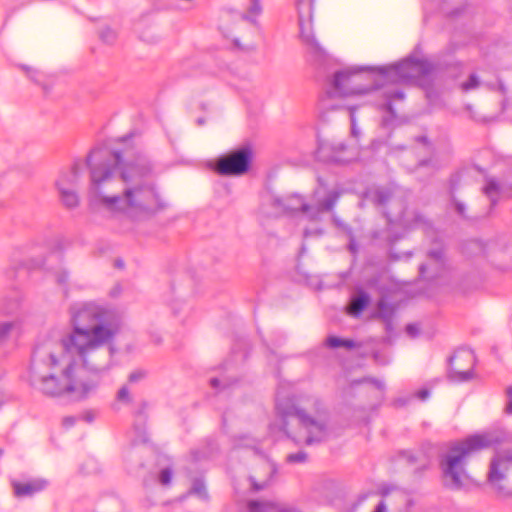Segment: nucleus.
Masks as SVG:
<instances>
[{
  "mask_svg": "<svg viewBox=\"0 0 512 512\" xmlns=\"http://www.w3.org/2000/svg\"><path fill=\"white\" fill-rule=\"evenodd\" d=\"M71 331L40 337L33 350L28 381L45 395H68L80 400L97 386L84 379L85 371L101 375L112 367L111 344L120 328L116 312L95 302L70 307Z\"/></svg>",
  "mask_w": 512,
  "mask_h": 512,
  "instance_id": "1",
  "label": "nucleus"
},
{
  "mask_svg": "<svg viewBox=\"0 0 512 512\" xmlns=\"http://www.w3.org/2000/svg\"><path fill=\"white\" fill-rule=\"evenodd\" d=\"M85 167L90 171L89 203L95 210L140 223L166 206L147 178L151 167L144 155L132 148L111 151L96 147L85 161L75 160L71 169L61 172L56 180L60 199L67 208L79 204L73 187Z\"/></svg>",
  "mask_w": 512,
  "mask_h": 512,
  "instance_id": "2",
  "label": "nucleus"
},
{
  "mask_svg": "<svg viewBox=\"0 0 512 512\" xmlns=\"http://www.w3.org/2000/svg\"><path fill=\"white\" fill-rule=\"evenodd\" d=\"M384 107V65H347L334 71L325 82V97L322 107L327 110L345 109L350 118L349 143L342 141H320L316 158L320 161L347 164L358 160L370 161L380 148L375 140L370 147L359 148L361 137L355 116L359 106Z\"/></svg>",
  "mask_w": 512,
  "mask_h": 512,
  "instance_id": "3",
  "label": "nucleus"
},
{
  "mask_svg": "<svg viewBox=\"0 0 512 512\" xmlns=\"http://www.w3.org/2000/svg\"><path fill=\"white\" fill-rule=\"evenodd\" d=\"M275 410L277 418L269 425V435L275 440L290 438L295 443L310 446L330 435L327 411L317 397L296 398L280 385Z\"/></svg>",
  "mask_w": 512,
  "mask_h": 512,
  "instance_id": "4",
  "label": "nucleus"
},
{
  "mask_svg": "<svg viewBox=\"0 0 512 512\" xmlns=\"http://www.w3.org/2000/svg\"><path fill=\"white\" fill-rule=\"evenodd\" d=\"M341 194L342 190L339 187L329 188L322 178H318V185L310 200L301 194L290 193L271 196L269 202L273 215H286L296 219L303 227V237L308 239L322 235L323 229L320 225L322 216L334 208Z\"/></svg>",
  "mask_w": 512,
  "mask_h": 512,
  "instance_id": "5",
  "label": "nucleus"
},
{
  "mask_svg": "<svg viewBox=\"0 0 512 512\" xmlns=\"http://www.w3.org/2000/svg\"><path fill=\"white\" fill-rule=\"evenodd\" d=\"M501 438L495 433L475 434L462 441L450 445L446 454L440 459L446 486L451 489H461L464 480L468 478L465 466L469 458L484 448L499 444Z\"/></svg>",
  "mask_w": 512,
  "mask_h": 512,
  "instance_id": "6",
  "label": "nucleus"
},
{
  "mask_svg": "<svg viewBox=\"0 0 512 512\" xmlns=\"http://www.w3.org/2000/svg\"><path fill=\"white\" fill-rule=\"evenodd\" d=\"M434 70L435 66L429 60L412 56L397 64L386 65V115L395 116L393 102H402L405 98L402 89L390 85L389 82L393 76H397V80L401 83L424 88L431 84V75Z\"/></svg>",
  "mask_w": 512,
  "mask_h": 512,
  "instance_id": "7",
  "label": "nucleus"
},
{
  "mask_svg": "<svg viewBox=\"0 0 512 512\" xmlns=\"http://www.w3.org/2000/svg\"><path fill=\"white\" fill-rule=\"evenodd\" d=\"M313 2L314 0L296 1L299 33L309 59L322 63L326 59L327 53L314 36L312 24Z\"/></svg>",
  "mask_w": 512,
  "mask_h": 512,
  "instance_id": "8",
  "label": "nucleus"
},
{
  "mask_svg": "<svg viewBox=\"0 0 512 512\" xmlns=\"http://www.w3.org/2000/svg\"><path fill=\"white\" fill-rule=\"evenodd\" d=\"M251 160L252 150L248 145H244L218 157L212 168L220 175L239 176L249 170Z\"/></svg>",
  "mask_w": 512,
  "mask_h": 512,
  "instance_id": "9",
  "label": "nucleus"
},
{
  "mask_svg": "<svg viewBox=\"0 0 512 512\" xmlns=\"http://www.w3.org/2000/svg\"><path fill=\"white\" fill-rule=\"evenodd\" d=\"M512 478V449L495 453L490 461L487 474L488 483L499 493H504L503 482Z\"/></svg>",
  "mask_w": 512,
  "mask_h": 512,
  "instance_id": "10",
  "label": "nucleus"
},
{
  "mask_svg": "<svg viewBox=\"0 0 512 512\" xmlns=\"http://www.w3.org/2000/svg\"><path fill=\"white\" fill-rule=\"evenodd\" d=\"M11 265L13 269H25L27 272H31L40 268L48 270L53 275L56 283L63 290L65 295L68 294L70 288L69 272L62 265L56 268H50L42 259L31 258L28 261H21L20 255L14 253L11 259Z\"/></svg>",
  "mask_w": 512,
  "mask_h": 512,
  "instance_id": "11",
  "label": "nucleus"
},
{
  "mask_svg": "<svg viewBox=\"0 0 512 512\" xmlns=\"http://www.w3.org/2000/svg\"><path fill=\"white\" fill-rule=\"evenodd\" d=\"M325 345L333 349H362L363 356L372 357L377 362L381 359V351L383 349V342L381 339L369 338L364 342L359 343L351 339H345L334 335H330L326 338Z\"/></svg>",
  "mask_w": 512,
  "mask_h": 512,
  "instance_id": "12",
  "label": "nucleus"
},
{
  "mask_svg": "<svg viewBox=\"0 0 512 512\" xmlns=\"http://www.w3.org/2000/svg\"><path fill=\"white\" fill-rule=\"evenodd\" d=\"M475 355L471 350H458L448 359V377L453 381L465 382L473 377Z\"/></svg>",
  "mask_w": 512,
  "mask_h": 512,
  "instance_id": "13",
  "label": "nucleus"
},
{
  "mask_svg": "<svg viewBox=\"0 0 512 512\" xmlns=\"http://www.w3.org/2000/svg\"><path fill=\"white\" fill-rule=\"evenodd\" d=\"M13 495L18 499L34 497L49 486V481L42 477L29 478L25 480L11 479Z\"/></svg>",
  "mask_w": 512,
  "mask_h": 512,
  "instance_id": "14",
  "label": "nucleus"
},
{
  "mask_svg": "<svg viewBox=\"0 0 512 512\" xmlns=\"http://www.w3.org/2000/svg\"><path fill=\"white\" fill-rule=\"evenodd\" d=\"M215 374L209 376L210 387L216 393H224L226 389L230 388L236 379L233 376L234 367L230 361L225 362L219 368L214 370Z\"/></svg>",
  "mask_w": 512,
  "mask_h": 512,
  "instance_id": "15",
  "label": "nucleus"
},
{
  "mask_svg": "<svg viewBox=\"0 0 512 512\" xmlns=\"http://www.w3.org/2000/svg\"><path fill=\"white\" fill-rule=\"evenodd\" d=\"M429 264L419 266V275L423 279H434L440 276L444 268V252L442 249H435L428 252Z\"/></svg>",
  "mask_w": 512,
  "mask_h": 512,
  "instance_id": "16",
  "label": "nucleus"
},
{
  "mask_svg": "<svg viewBox=\"0 0 512 512\" xmlns=\"http://www.w3.org/2000/svg\"><path fill=\"white\" fill-rule=\"evenodd\" d=\"M242 512H301L292 505L274 501L250 500L244 506Z\"/></svg>",
  "mask_w": 512,
  "mask_h": 512,
  "instance_id": "17",
  "label": "nucleus"
},
{
  "mask_svg": "<svg viewBox=\"0 0 512 512\" xmlns=\"http://www.w3.org/2000/svg\"><path fill=\"white\" fill-rule=\"evenodd\" d=\"M370 295L362 289H357L351 295L346 306V312L352 317H358L369 305Z\"/></svg>",
  "mask_w": 512,
  "mask_h": 512,
  "instance_id": "18",
  "label": "nucleus"
},
{
  "mask_svg": "<svg viewBox=\"0 0 512 512\" xmlns=\"http://www.w3.org/2000/svg\"><path fill=\"white\" fill-rule=\"evenodd\" d=\"M22 295L19 290L13 288L7 291L0 300V313L2 315H14L21 306Z\"/></svg>",
  "mask_w": 512,
  "mask_h": 512,
  "instance_id": "19",
  "label": "nucleus"
},
{
  "mask_svg": "<svg viewBox=\"0 0 512 512\" xmlns=\"http://www.w3.org/2000/svg\"><path fill=\"white\" fill-rule=\"evenodd\" d=\"M399 457L408 465H417L415 470H422L428 466V459L423 450H404L400 452Z\"/></svg>",
  "mask_w": 512,
  "mask_h": 512,
  "instance_id": "20",
  "label": "nucleus"
},
{
  "mask_svg": "<svg viewBox=\"0 0 512 512\" xmlns=\"http://www.w3.org/2000/svg\"><path fill=\"white\" fill-rule=\"evenodd\" d=\"M21 333V322L14 321H0V346L4 345L13 337H18Z\"/></svg>",
  "mask_w": 512,
  "mask_h": 512,
  "instance_id": "21",
  "label": "nucleus"
},
{
  "mask_svg": "<svg viewBox=\"0 0 512 512\" xmlns=\"http://www.w3.org/2000/svg\"><path fill=\"white\" fill-rule=\"evenodd\" d=\"M20 68L31 81L47 89L49 84L48 79L50 77L48 74L28 65H21Z\"/></svg>",
  "mask_w": 512,
  "mask_h": 512,
  "instance_id": "22",
  "label": "nucleus"
},
{
  "mask_svg": "<svg viewBox=\"0 0 512 512\" xmlns=\"http://www.w3.org/2000/svg\"><path fill=\"white\" fill-rule=\"evenodd\" d=\"M261 0H249V4L246 12L242 15V18L252 24H256L257 18L262 13Z\"/></svg>",
  "mask_w": 512,
  "mask_h": 512,
  "instance_id": "23",
  "label": "nucleus"
},
{
  "mask_svg": "<svg viewBox=\"0 0 512 512\" xmlns=\"http://www.w3.org/2000/svg\"><path fill=\"white\" fill-rule=\"evenodd\" d=\"M217 449V445L213 441H209L203 448L193 450L191 453L192 461L195 463L200 462L202 459H208L212 456L213 452Z\"/></svg>",
  "mask_w": 512,
  "mask_h": 512,
  "instance_id": "24",
  "label": "nucleus"
},
{
  "mask_svg": "<svg viewBox=\"0 0 512 512\" xmlns=\"http://www.w3.org/2000/svg\"><path fill=\"white\" fill-rule=\"evenodd\" d=\"M189 495L196 496L200 500L208 499V492L204 481L201 478H195L192 482V486L189 490Z\"/></svg>",
  "mask_w": 512,
  "mask_h": 512,
  "instance_id": "25",
  "label": "nucleus"
},
{
  "mask_svg": "<svg viewBox=\"0 0 512 512\" xmlns=\"http://www.w3.org/2000/svg\"><path fill=\"white\" fill-rule=\"evenodd\" d=\"M133 437L132 442L133 444H139V443H145L148 440L146 426L144 421L141 420L140 423H136L132 430Z\"/></svg>",
  "mask_w": 512,
  "mask_h": 512,
  "instance_id": "26",
  "label": "nucleus"
},
{
  "mask_svg": "<svg viewBox=\"0 0 512 512\" xmlns=\"http://www.w3.org/2000/svg\"><path fill=\"white\" fill-rule=\"evenodd\" d=\"M235 447H246L253 451L255 454H261L262 451L259 448L258 441L254 438H249L246 436H241L235 440Z\"/></svg>",
  "mask_w": 512,
  "mask_h": 512,
  "instance_id": "27",
  "label": "nucleus"
},
{
  "mask_svg": "<svg viewBox=\"0 0 512 512\" xmlns=\"http://www.w3.org/2000/svg\"><path fill=\"white\" fill-rule=\"evenodd\" d=\"M483 191H484L485 195L490 199L491 205H495L496 198L500 191V187H499L498 183L493 179L488 180L487 184L483 188Z\"/></svg>",
  "mask_w": 512,
  "mask_h": 512,
  "instance_id": "28",
  "label": "nucleus"
},
{
  "mask_svg": "<svg viewBox=\"0 0 512 512\" xmlns=\"http://www.w3.org/2000/svg\"><path fill=\"white\" fill-rule=\"evenodd\" d=\"M99 36L104 43L113 44L117 38V33L112 27L105 25L100 28Z\"/></svg>",
  "mask_w": 512,
  "mask_h": 512,
  "instance_id": "29",
  "label": "nucleus"
},
{
  "mask_svg": "<svg viewBox=\"0 0 512 512\" xmlns=\"http://www.w3.org/2000/svg\"><path fill=\"white\" fill-rule=\"evenodd\" d=\"M410 225L412 227H424L428 228L431 226V223L428 218H426L423 214L420 212H414L413 218L410 222Z\"/></svg>",
  "mask_w": 512,
  "mask_h": 512,
  "instance_id": "30",
  "label": "nucleus"
},
{
  "mask_svg": "<svg viewBox=\"0 0 512 512\" xmlns=\"http://www.w3.org/2000/svg\"><path fill=\"white\" fill-rule=\"evenodd\" d=\"M307 453L304 451H298L296 453H290L286 457V461L290 464H301L307 460Z\"/></svg>",
  "mask_w": 512,
  "mask_h": 512,
  "instance_id": "31",
  "label": "nucleus"
},
{
  "mask_svg": "<svg viewBox=\"0 0 512 512\" xmlns=\"http://www.w3.org/2000/svg\"><path fill=\"white\" fill-rule=\"evenodd\" d=\"M173 471L170 467H165L160 470L158 481L162 486H167L171 483Z\"/></svg>",
  "mask_w": 512,
  "mask_h": 512,
  "instance_id": "32",
  "label": "nucleus"
},
{
  "mask_svg": "<svg viewBox=\"0 0 512 512\" xmlns=\"http://www.w3.org/2000/svg\"><path fill=\"white\" fill-rule=\"evenodd\" d=\"M385 199H386V233L388 232L389 230V225L393 222V220L390 218V209L392 208L393 204H394V199L393 197H391L389 194H388V191L386 190V196H385ZM388 237L386 236V239Z\"/></svg>",
  "mask_w": 512,
  "mask_h": 512,
  "instance_id": "33",
  "label": "nucleus"
},
{
  "mask_svg": "<svg viewBox=\"0 0 512 512\" xmlns=\"http://www.w3.org/2000/svg\"><path fill=\"white\" fill-rule=\"evenodd\" d=\"M146 375H147V372L145 370L137 369L129 375L128 382L131 384L138 383V382L142 381L143 379H145Z\"/></svg>",
  "mask_w": 512,
  "mask_h": 512,
  "instance_id": "34",
  "label": "nucleus"
},
{
  "mask_svg": "<svg viewBox=\"0 0 512 512\" xmlns=\"http://www.w3.org/2000/svg\"><path fill=\"white\" fill-rule=\"evenodd\" d=\"M116 399L121 403H129L131 401L130 392L126 385L122 386L116 395Z\"/></svg>",
  "mask_w": 512,
  "mask_h": 512,
  "instance_id": "35",
  "label": "nucleus"
},
{
  "mask_svg": "<svg viewBox=\"0 0 512 512\" xmlns=\"http://www.w3.org/2000/svg\"><path fill=\"white\" fill-rule=\"evenodd\" d=\"M478 85H479L478 77L476 76V74H471L469 76V79L466 82H464L461 85V87L464 91H469L471 89L478 87Z\"/></svg>",
  "mask_w": 512,
  "mask_h": 512,
  "instance_id": "36",
  "label": "nucleus"
},
{
  "mask_svg": "<svg viewBox=\"0 0 512 512\" xmlns=\"http://www.w3.org/2000/svg\"><path fill=\"white\" fill-rule=\"evenodd\" d=\"M388 291H389L388 285L386 284V324H385L386 335L391 330V322H390V320L388 318V313L393 310L392 305L388 302V298H389Z\"/></svg>",
  "mask_w": 512,
  "mask_h": 512,
  "instance_id": "37",
  "label": "nucleus"
},
{
  "mask_svg": "<svg viewBox=\"0 0 512 512\" xmlns=\"http://www.w3.org/2000/svg\"><path fill=\"white\" fill-rule=\"evenodd\" d=\"M248 481L250 483L251 489L255 492L262 490L267 485V481L258 482L254 477H250Z\"/></svg>",
  "mask_w": 512,
  "mask_h": 512,
  "instance_id": "38",
  "label": "nucleus"
},
{
  "mask_svg": "<svg viewBox=\"0 0 512 512\" xmlns=\"http://www.w3.org/2000/svg\"><path fill=\"white\" fill-rule=\"evenodd\" d=\"M405 331L410 337L414 338L419 334V327L416 324L411 323L406 326Z\"/></svg>",
  "mask_w": 512,
  "mask_h": 512,
  "instance_id": "39",
  "label": "nucleus"
},
{
  "mask_svg": "<svg viewBox=\"0 0 512 512\" xmlns=\"http://www.w3.org/2000/svg\"><path fill=\"white\" fill-rule=\"evenodd\" d=\"M96 418V413L94 411H85L81 414V419L87 423H92Z\"/></svg>",
  "mask_w": 512,
  "mask_h": 512,
  "instance_id": "40",
  "label": "nucleus"
},
{
  "mask_svg": "<svg viewBox=\"0 0 512 512\" xmlns=\"http://www.w3.org/2000/svg\"><path fill=\"white\" fill-rule=\"evenodd\" d=\"M414 396L421 401H425L430 396V391L426 388H422L417 391Z\"/></svg>",
  "mask_w": 512,
  "mask_h": 512,
  "instance_id": "41",
  "label": "nucleus"
},
{
  "mask_svg": "<svg viewBox=\"0 0 512 512\" xmlns=\"http://www.w3.org/2000/svg\"><path fill=\"white\" fill-rule=\"evenodd\" d=\"M412 399V397L409 398H397L393 401L392 405L395 407H403Z\"/></svg>",
  "mask_w": 512,
  "mask_h": 512,
  "instance_id": "42",
  "label": "nucleus"
},
{
  "mask_svg": "<svg viewBox=\"0 0 512 512\" xmlns=\"http://www.w3.org/2000/svg\"><path fill=\"white\" fill-rule=\"evenodd\" d=\"M369 495H371V493H365V494L360 495V496L358 497L357 502L353 503L351 510H352V511L356 510V508H357V507H358L362 502H364V501L368 498V496H369Z\"/></svg>",
  "mask_w": 512,
  "mask_h": 512,
  "instance_id": "43",
  "label": "nucleus"
},
{
  "mask_svg": "<svg viewBox=\"0 0 512 512\" xmlns=\"http://www.w3.org/2000/svg\"><path fill=\"white\" fill-rule=\"evenodd\" d=\"M76 420H77V419H76V417H74V416H68V417H65V418L63 419V425H64L66 428H70V427H72V426L75 424Z\"/></svg>",
  "mask_w": 512,
  "mask_h": 512,
  "instance_id": "44",
  "label": "nucleus"
},
{
  "mask_svg": "<svg viewBox=\"0 0 512 512\" xmlns=\"http://www.w3.org/2000/svg\"><path fill=\"white\" fill-rule=\"evenodd\" d=\"M455 209L459 215H461L462 217H465V206L463 203L456 201Z\"/></svg>",
  "mask_w": 512,
  "mask_h": 512,
  "instance_id": "45",
  "label": "nucleus"
},
{
  "mask_svg": "<svg viewBox=\"0 0 512 512\" xmlns=\"http://www.w3.org/2000/svg\"><path fill=\"white\" fill-rule=\"evenodd\" d=\"M384 312V295H380L378 299V314L379 316H382Z\"/></svg>",
  "mask_w": 512,
  "mask_h": 512,
  "instance_id": "46",
  "label": "nucleus"
},
{
  "mask_svg": "<svg viewBox=\"0 0 512 512\" xmlns=\"http://www.w3.org/2000/svg\"><path fill=\"white\" fill-rule=\"evenodd\" d=\"M121 293V286L118 284L116 285L111 291L110 295L112 297H117Z\"/></svg>",
  "mask_w": 512,
  "mask_h": 512,
  "instance_id": "47",
  "label": "nucleus"
},
{
  "mask_svg": "<svg viewBox=\"0 0 512 512\" xmlns=\"http://www.w3.org/2000/svg\"><path fill=\"white\" fill-rule=\"evenodd\" d=\"M64 246V239L63 238H60L58 237L56 240H55V249L57 250H61Z\"/></svg>",
  "mask_w": 512,
  "mask_h": 512,
  "instance_id": "48",
  "label": "nucleus"
},
{
  "mask_svg": "<svg viewBox=\"0 0 512 512\" xmlns=\"http://www.w3.org/2000/svg\"><path fill=\"white\" fill-rule=\"evenodd\" d=\"M373 512H384V498L377 503Z\"/></svg>",
  "mask_w": 512,
  "mask_h": 512,
  "instance_id": "49",
  "label": "nucleus"
},
{
  "mask_svg": "<svg viewBox=\"0 0 512 512\" xmlns=\"http://www.w3.org/2000/svg\"><path fill=\"white\" fill-rule=\"evenodd\" d=\"M123 233L133 232V233H140L136 228L134 227H126L122 229Z\"/></svg>",
  "mask_w": 512,
  "mask_h": 512,
  "instance_id": "50",
  "label": "nucleus"
},
{
  "mask_svg": "<svg viewBox=\"0 0 512 512\" xmlns=\"http://www.w3.org/2000/svg\"><path fill=\"white\" fill-rule=\"evenodd\" d=\"M377 201L379 204H382L384 202V193L383 192H378Z\"/></svg>",
  "mask_w": 512,
  "mask_h": 512,
  "instance_id": "51",
  "label": "nucleus"
},
{
  "mask_svg": "<svg viewBox=\"0 0 512 512\" xmlns=\"http://www.w3.org/2000/svg\"><path fill=\"white\" fill-rule=\"evenodd\" d=\"M506 413L512 414V399L508 400L507 406H506Z\"/></svg>",
  "mask_w": 512,
  "mask_h": 512,
  "instance_id": "52",
  "label": "nucleus"
},
{
  "mask_svg": "<svg viewBox=\"0 0 512 512\" xmlns=\"http://www.w3.org/2000/svg\"><path fill=\"white\" fill-rule=\"evenodd\" d=\"M506 395H507L508 400H512V386L507 387Z\"/></svg>",
  "mask_w": 512,
  "mask_h": 512,
  "instance_id": "53",
  "label": "nucleus"
},
{
  "mask_svg": "<svg viewBox=\"0 0 512 512\" xmlns=\"http://www.w3.org/2000/svg\"><path fill=\"white\" fill-rule=\"evenodd\" d=\"M417 140H418L419 142L424 143V144L428 143V139H427V137H425V136L418 137V138H417Z\"/></svg>",
  "mask_w": 512,
  "mask_h": 512,
  "instance_id": "54",
  "label": "nucleus"
},
{
  "mask_svg": "<svg viewBox=\"0 0 512 512\" xmlns=\"http://www.w3.org/2000/svg\"><path fill=\"white\" fill-rule=\"evenodd\" d=\"M333 221L334 223L338 226V227H341L343 226V224L340 222V220L337 218V217H333Z\"/></svg>",
  "mask_w": 512,
  "mask_h": 512,
  "instance_id": "55",
  "label": "nucleus"
},
{
  "mask_svg": "<svg viewBox=\"0 0 512 512\" xmlns=\"http://www.w3.org/2000/svg\"><path fill=\"white\" fill-rule=\"evenodd\" d=\"M457 181L454 179H451V189L454 190L456 188Z\"/></svg>",
  "mask_w": 512,
  "mask_h": 512,
  "instance_id": "56",
  "label": "nucleus"
},
{
  "mask_svg": "<svg viewBox=\"0 0 512 512\" xmlns=\"http://www.w3.org/2000/svg\"><path fill=\"white\" fill-rule=\"evenodd\" d=\"M130 139H131V135H127V136H125L124 138H122V140H123L124 142H128Z\"/></svg>",
  "mask_w": 512,
  "mask_h": 512,
  "instance_id": "57",
  "label": "nucleus"
},
{
  "mask_svg": "<svg viewBox=\"0 0 512 512\" xmlns=\"http://www.w3.org/2000/svg\"><path fill=\"white\" fill-rule=\"evenodd\" d=\"M116 266L122 267L123 266V261L122 260H117L116 261Z\"/></svg>",
  "mask_w": 512,
  "mask_h": 512,
  "instance_id": "58",
  "label": "nucleus"
},
{
  "mask_svg": "<svg viewBox=\"0 0 512 512\" xmlns=\"http://www.w3.org/2000/svg\"><path fill=\"white\" fill-rule=\"evenodd\" d=\"M234 44H235V46H236L237 48L242 49V48L240 47V43H239V41H238L237 39H235V40H234Z\"/></svg>",
  "mask_w": 512,
  "mask_h": 512,
  "instance_id": "59",
  "label": "nucleus"
},
{
  "mask_svg": "<svg viewBox=\"0 0 512 512\" xmlns=\"http://www.w3.org/2000/svg\"><path fill=\"white\" fill-rule=\"evenodd\" d=\"M349 248H350V250H351V251L354 249V244H353V242H352V241H351V242H350V244H349Z\"/></svg>",
  "mask_w": 512,
  "mask_h": 512,
  "instance_id": "60",
  "label": "nucleus"
},
{
  "mask_svg": "<svg viewBox=\"0 0 512 512\" xmlns=\"http://www.w3.org/2000/svg\"><path fill=\"white\" fill-rule=\"evenodd\" d=\"M197 122H198V124H200V125H201V124H203V123H204V120H203L202 118H199V119L197 120Z\"/></svg>",
  "mask_w": 512,
  "mask_h": 512,
  "instance_id": "61",
  "label": "nucleus"
},
{
  "mask_svg": "<svg viewBox=\"0 0 512 512\" xmlns=\"http://www.w3.org/2000/svg\"><path fill=\"white\" fill-rule=\"evenodd\" d=\"M304 251H305V247H304V246H302V248H301V254H302V253H304Z\"/></svg>",
  "mask_w": 512,
  "mask_h": 512,
  "instance_id": "62",
  "label": "nucleus"
},
{
  "mask_svg": "<svg viewBox=\"0 0 512 512\" xmlns=\"http://www.w3.org/2000/svg\"><path fill=\"white\" fill-rule=\"evenodd\" d=\"M388 491H389V489H388V487L386 486V490H385L386 495L388 494Z\"/></svg>",
  "mask_w": 512,
  "mask_h": 512,
  "instance_id": "63",
  "label": "nucleus"
},
{
  "mask_svg": "<svg viewBox=\"0 0 512 512\" xmlns=\"http://www.w3.org/2000/svg\"><path fill=\"white\" fill-rule=\"evenodd\" d=\"M2 453H3V452H2V450L0 449V456L2 455Z\"/></svg>",
  "mask_w": 512,
  "mask_h": 512,
  "instance_id": "64",
  "label": "nucleus"
}]
</instances>
